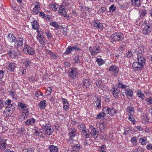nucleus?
Wrapping results in <instances>:
<instances>
[{
	"label": "nucleus",
	"instance_id": "32",
	"mask_svg": "<svg viewBox=\"0 0 152 152\" xmlns=\"http://www.w3.org/2000/svg\"><path fill=\"white\" fill-rule=\"evenodd\" d=\"M107 127V125L106 123L105 122L102 123H100L99 124V130H102L104 129Z\"/></svg>",
	"mask_w": 152,
	"mask_h": 152
},
{
	"label": "nucleus",
	"instance_id": "6",
	"mask_svg": "<svg viewBox=\"0 0 152 152\" xmlns=\"http://www.w3.org/2000/svg\"><path fill=\"white\" fill-rule=\"evenodd\" d=\"M78 127V129L80 130V132H84L82 133L83 135L86 137V138H88L89 137V135L88 134L87 132L86 128L85 127V126L83 124H80Z\"/></svg>",
	"mask_w": 152,
	"mask_h": 152
},
{
	"label": "nucleus",
	"instance_id": "55",
	"mask_svg": "<svg viewBox=\"0 0 152 152\" xmlns=\"http://www.w3.org/2000/svg\"><path fill=\"white\" fill-rule=\"evenodd\" d=\"M35 3L36 4L35 5V7L34 8L40 10V5L39 3L38 2H36Z\"/></svg>",
	"mask_w": 152,
	"mask_h": 152
},
{
	"label": "nucleus",
	"instance_id": "51",
	"mask_svg": "<svg viewBox=\"0 0 152 152\" xmlns=\"http://www.w3.org/2000/svg\"><path fill=\"white\" fill-rule=\"evenodd\" d=\"M143 149L140 147H139L136 148L133 152H143Z\"/></svg>",
	"mask_w": 152,
	"mask_h": 152
},
{
	"label": "nucleus",
	"instance_id": "37",
	"mask_svg": "<svg viewBox=\"0 0 152 152\" xmlns=\"http://www.w3.org/2000/svg\"><path fill=\"white\" fill-rule=\"evenodd\" d=\"M72 148L75 149H76L77 150H79V151L80 149L82 148V146L81 145H80L79 144H75L73 145L72 146Z\"/></svg>",
	"mask_w": 152,
	"mask_h": 152
},
{
	"label": "nucleus",
	"instance_id": "59",
	"mask_svg": "<svg viewBox=\"0 0 152 152\" xmlns=\"http://www.w3.org/2000/svg\"><path fill=\"white\" fill-rule=\"evenodd\" d=\"M128 119L132 121V122H134V118L133 117V115L132 114H130L128 116Z\"/></svg>",
	"mask_w": 152,
	"mask_h": 152
},
{
	"label": "nucleus",
	"instance_id": "25",
	"mask_svg": "<svg viewBox=\"0 0 152 152\" xmlns=\"http://www.w3.org/2000/svg\"><path fill=\"white\" fill-rule=\"evenodd\" d=\"M139 142L142 145H144L146 144L147 142V139L146 137H144L142 138H140L139 140Z\"/></svg>",
	"mask_w": 152,
	"mask_h": 152
},
{
	"label": "nucleus",
	"instance_id": "62",
	"mask_svg": "<svg viewBox=\"0 0 152 152\" xmlns=\"http://www.w3.org/2000/svg\"><path fill=\"white\" fill-rule=\"evenodd\" d=\"M35 132L34 133V134H35L36 136L40 135L42 134V131L41 132H39L37 130H35Z\"/></svg>",
	"mask_w": 152,
	"mask_h": 152
},
{
	"label": "nucleus",
	"instance_id": "50",
	"mask_svg": "<svg viewBox=\"0 0 152 152\" xmlns=\"http://www.w3.org/2000/svg\"><path fill=\"white\" fill-rule=\"evenodd\" d=\"M132 55V53L131 51H129L127 52L124 56L125 57L129 58Z\"/></svg>",
	"mask_w": 152,
	"mask_h": 152
},
{
	"label": "nucleus",
	"instance_id": "21",
	"mask_svg": "<svg viewBox=\"0 0 152 152\" xmlns=\"http://www.w3.org/2000/svg\"><path fill=\"white\" fill-rule=\"evenodd\" d=\"M6 141V140L4 139L0 142V149L1 150L4 151L6 148L7 145Z\"/></svg>",
	"mask_w": 152,
	"mask_h": 152
},
{
	"label": "nucleus",
	"instance_id": "3",
	"mask_svg": "<svg viewBox=\"0 0 152 152\" xmlns=\"http://www.w3.org/2000/svg\"><path fill=\"white\" fill-rule=\"evenodd\" d=\"M42 134L45 135H51L53 131L49 124H46L42 126Z\"/></svg>",
	"mask_w": 152,
	"mask_h": 152
},
{
	"label": "nucleus",
	"instance_id": "9",
	"mask_svg": "<svg viewBox=\"0 0 152 152\" xmlns=\"http://www.w3.org/2000/svg\"><path fill=\"white\" fill-rule=\"evenodd\" d=\"M144 65L139 62H135L132 64V67L135 71H140L142 70Z\"/></svg>",
	"mask_w": 152,
	"mask_h": 152
},
{
	"label": "nucleus",
	"instance_id": "29",
	"mask_svg": "<svg viewBox=\"0 0 152 152\" xmlns=\"http://www.w3.org/2000/svg\"><path fill=\"white\" fill-rule=\"evenodd\" d=\"M83 88H87L89 87L90 84L89 81L86 79H85L83 81Z\"/></svg>",
	"mask_w": 152,
	"mask_h": 152
},
{
	"label": "nucleus",
	"instance_id": "35",
	"mask_svg": "<svg viewBox=\"0 0 152 152\" xmlns=\"http://www.w3.org/2000/svg\"><path fill=\"white\" fill-rule=\"evenodd\" d=\"M133 5H135L137 7H139L140 5V0H132Z\"/></svg>",
	"mask_w": 152,
	"mask_h": 152
},
{
	"label": "nucleus",
	"instance_id": "20",
	"mask_svg": "<svg viewBox=\"0 0 152 152\" xmlns=\"http://www.w3.org/2000/svg\"><path fill=\"white\" fill-rule=\"evenodd\" d=\"M151 28L148 26H146L144 28L143 32L144 34H148L151 31Z\"/></svg>",
	"mask_w": 152,
	"mask_h": 152
},
{
	"label": "nucleus",
	"instance_id": "28",
	"mask_svg": "<svg viewBox=\"0 0 152 152\" xmlns=\"http://www.w3.org/2000/svg\"><path fill=\"white\" fill-rule=\"evenodd\" d=\"M49 149L50 152H57L58 150L57 147L53 145L50 146Z\"/></svg>",
	"mask_w": 152,
	"mask_h": 152
},
{
	"label": "nucleus",
	"instance_id": "40",
	"mask_svg": "<svg viewBox=\"0 0 152 152\" xmlns=\"http://www.w3.org/2000/svg\"><path fill=\"white\" fill-rule=\"evenodd\" d=\"M50 5V7L53 9V10L55 11L57 10V9L59 7V6L56 4H51Z\"/></svg>",
	"mask_w": 152,
	"mask_h": 152
},
{
	"label": "nucleus",
	"instance_id": "60",
	"mask_svg": "<svg viewBox=\"0 0 152 152\" xmlns=\"http://www.w3.org/2000/svg\"><path fill=\"white\" fill-rule=\"evenodd\" d=\"M23 152H34L32 148L25 149L23 150Z\"/></svg>",
	"mask_w": 152,
	"mask_h": 152
},
{
	"label": "nucleus",
	"instance_id": "48",
	"mask_svg": "<svg viewBox=\"0 0 152 152\" xmlns=\"http://www.w3.org/2000/svg\"><path fill=\"white\" fill-rule=\"evenodd\" d=\"M142 120L144 121V122H148L149 121V118L146 115H145L142 116Z\"/></svg>",
	"mask_w": 152,
	"mask_h": 152
},
{
	"label": "nucleus",
	"instance_id": "36",
	"mask_svg": "<svg viewBox=\"0 0 152 152\" xmlns=\"http://www.w3.org/2000/svg\"><path fill=\"white\" fill-rule=\"evenodd\" d=\"M73 51L72 47L70 46H69L65 51L64 53L66 54H69Z\"/></svg>",
	"mask_w": 152,
	"mask_h": 152
},
{
	"label": "nucleus",
	"instance_id": "39",
	"mask_svg": "<svg viewBox=\"0 0 152 152\" xmlns=\"http://www.w3.org/2000/svg\"><path fill=\"white\" fill-rule=\"evenodd\" d=\"M110 108H108L107 107H104L102 110V113L105 115L109 114V113Z\"/></svg>",
	"mask_w": 152,
	"mask_h": 152
},
{
	"label": "nucleus",
	"instance_id": "52",
	"mask_svg": "<svg viewBox=\"0 0 152 152\" xmlns=\"http://www.w3.org/2000/svg\"><path fill=\"white\" fill-rule=\"evenodd\" d=\"M131 130L129 128H126L125 129L124 132L125 135L131 133Z\"/></svg>",
	"mask_w": 152,
	"mask_h": 152
},
{
	"label": "nucleus",
	"instance_id": "49",
	"mask_svg": "<svg viewBox=\"0 0 152 152\" xmlns=\"http://www.w3.org/2000/svg\"><path fill=\"white\" fill-rule=\"evenodd\" d=\"M79 57L78 56H77L74 57V62L76 63H80V61L79 59Z\"/></svg>",
	"mask_w": 152,
	"mask_h": 152
},
{
	"label": "nucleus",
	"instance_id": "1",
	"mask_svg": "<svg viewBox=\"0 0 152 152\" xmlns=\"http://www.w3.org/2000/svg\"><path fill=\"white\" fill-rule=\"evenodd\" d=\"M123 35L120 32H116L112 34L110 37V42L113 44H115L116 41L122 42L124 39Z\"/></svg>",
	"mask_w": 152,
	"mask_h": 152
},
{
	"label": "nucleus",
	"instance_id": "16",
	"mask_svg": "<svg viewBox=\"0 0 152 152\" xmlns=\"http://www.w3.org/2000/svg\"><path fill=\"white\" fill-rule=\"evenodd\" d=\"M7 40L10 42H15L16 41V38L14 34L11 33H9L7 37Z\"/></svg>",
	"mask_w": 152,
	"mask_h": 152
},
{
	"label": "nucleus",
	"instance_id": "12",
	"mask_svg": "<svg viewBox=\"0 0 152 152\" xmlns=\"http://www.w3.org/2000/svg\"><path fill=\"white\" fill-rule=\"evenodd\" d=\"M77 75V70L76 69L71 68L69 69L68 75L71 79H75L76 76Z\"/></svg>",
	"mask_w": 152,
	"mask_h": 152
},
{
	"label": "nucleus",
	"instance_id": "17",
	"mask_svg": "<svg viewBox=\"0 0 152 152\" xmlns=\"http://www.w3.org/2000/svg\"><path fill=\"white\" fill-rule=\"evenodd\" d=\"M18 105L19 107H20V108L22 109V112L26 113L28 112V108L27 105L26 104L20 102L18 103Z\"/></svg>",
	"mask_w": 152,
	"mask_h": 152
},
{
	"label": "nucleus",
	"instance_id": "63",
	"mask_svg": "<svg viewBox=\"0 0 152 152\" xmlns=\"http://www.w3.org/2000/svg\"><path fill=\"white\" fill-rule=\"evenodd\" d=\"M4 72L3 70H0V80L2 79V78L4 77Z\"/></svg>",
	"mask_w": 152,
	"mask_h": 152
},
{
	"label": "nucleus",
	"instance_id": "31",
	"mask_svg": "<svg viewBox=\"0 0 152 152\" xmlns=\"http://www.w3.org/2000/svg\"><path fill=\"white\" fill-rule=\"evenodd\" d=\"M38 39L39 42L41 44H42L44 43L45 39L43 35L39 34L38 35Z\"/></svg>",
	"mask_w": 152,
	"mask_h": 152
},
{
	"label": "nucleus",
	"instance_id": "57",
	"mask_svg": "<svg viewBox=\"0 0 152 152\" xmlns=\"http://www.w3.org/2000/svg\"><path fill=\"white\" fill-rule=\"evenodd\" d=\"M128 111H129L130 113L133 112L134 111V108L133 107H127Z\"/></svg>",
	"mask_w": 152,
	"mask_h": 152
},
{
	"label": "nucleus",
	"instance_id": "41",
	"mask_svg": "<svg viewBox=\"0 0 152 152\" xmlns=\"http://www.w3.org/2000/svg\"><path fill=\"white\" fill-rule=\"evenodd\" d=\"M50 26L55 27L59 28V25L55 21L51 22L50 23Z\"/></svg>",
	"mask_w": 152,
	"mask_h": 152
},
{
	"label": "nucleus",
	"instance_id": "4",
	"mask_svg": "<svg viewBox=\"0 0 152 152\" xmlns=\"http://www.w3.org/2000/svg\"><path fill=\"white\" fill-rule=\"evenodd\" d=\"M23 51L25 54L31 55H32L35 53L34 49L27 44H25L24 45Z\"/></svg>",
	"mask_w": 152,
	"mask_h": 152
},
{
	"label": "nucleus",
	"instance_id": "22",
	"mask_svg": "<svg viewBox=\"0 0 152 152\" xmlns=\"http://www.w3.org/2000/svg\"><path fill=\"white\" fill-rule=\"evenodd\" d=\"M35 122V120L34 118H31L27 119L25 122V124L27 125H32Z\"/></svg>",
	"mask_w": 152,
	"mask_h": 152
},
{
	"label": "nucleus",
	"instance_id": "23",
	"mask_svg": "<svg viewBox=\"0 0 152 152\" xmlns=\"http://www.w3.org/2000/svg\"><path fill=\"white\" fill-rule=\"evenodd\" d=\"M38 106L41 109H43L46 106V102L45 100L41 101L38 104Z\"/></svg>",
	"mask_w": 152,
	"mask_h": 152
},
{
	"label": "nucleus",
	"instance_id": "33",
	"mask_svg": "<svg viewBox=\"0 0 152 152\" xmlns=\"http://www.w3.org/2000/svg\"><path fill=\"white\" fill-rule=\"evenodd\" d=\"M29 115V112L28 111V112L26 113L23 112L20 116V119H23V120H25V119L27 118L28 116Z\"/></svg>",
	"mask_w": 152,
	"mask_h": 152
},
{
	"label": "nucleus",
	"instance_id": "34",
	"mask_svg": "<svg viewBox=\"0 0 152 152\" xmlns=\"http://www.w3.org/2000/svg\"><path fill=\"white\" fill-rule=\"evenodd\" d=\"M96 61L97 63L98 64L99 66H101L105 63L103 59L100 58H96Z\"/></svg>",
	"mask_w": 152,
	"mask_h": 152
},
{
	"label": "nucleus",
	"instance_id": "47",
	"mask_svg": "<svg viewBox=\"0 0 152 152\" xmlns=\"http://www.w3.org/2000/svg\"><path fill=\"white\" fill-rule=\"evenodd\" d=\"M137 138L135 137H134L132 138L131 140V141L134 145H137Z\"/></svg>",
	"mask_w": 152,
	"mask_h": 152
},
{
	"label": "nucleus",
	"instance_id": "53",
	"mask_svg": "<svg viewBox=\"0 0 152 152\" xmlns=\"http://www.w3.org/2000/svg\"><path fill=\"white\" fill-rule=\"evenodd\" d=\"M146 102L148 103V105L152 104V97H149L146 100Z\"/></svg>",
	"mask_w": 152,
	"mask_h": 152
},
{
	"label": "nucleus",
	"instance_id": "46",
	"mask_svg": "<svg viewBox=\"0 0 152 152\" xmlns=\"http://www.w3.org/2000/svg\"><path fill=\"white\" fill-rule=\"evenodd\" d=\"M109 9L110 12H113L115 11L116 9V7H115L114 5H112L110 7Z\"/></svg>",
	"mask_w": 152,
	"mask_h": 152
},
{
	"label": "nucleus",
	"instance_id": "42",
	"mask_svg": "<svg viewBox=\"0 0 152 152\" xmlns=\"http://www.w3.org/2000/svg\"><path fill=\"white\" fill-rule=\"evenodd\" d=\"M105 116V115L103 114L102 112L98 114L96 116V119H101L102 118H104Z\"/></svg>",
	"mask_w": 152,
	"mask_h": 152
},
{
	"label": "nucleus",
	"instance_id": "45",
	"mask_svg": "<svg viewBox=\"0 0 152 152\" xmlns=\"http://www.w3.org/2000/svg\"><path fill=\"white\" fill-rule=\"evenodd\" d=\"M31 63V61L30 60L27 59L23 63V64L25 66L26 68H27L29 65Z\"/></svg>",
	"mask_w": 152,
	"mask_h": 152
},
{
	"label": "nucleus",
	"instance_id": "61",
	"mask_svg": "<svg viewBox=\"0 0 152 152\" xmlns=\"http://www.w3.org/2000/svg\"><path fill=\"white\" fill-rule=\"evenodd\" d=\"M46 34L48 37L50 38L52 37V34L49 31L46 32Z\"/></svg>",
	"mask_w": 152,
	"mask_h": 152
},
{
	"label": "nucleus",
	"instance_id": "43",
	"mask_svg": "<svg viewBox=\"0 0 152 152\" xmlns=\"http://www.w3.org/2000/svg\"><path fill=\"white\" fill-rule=\"evenodd\" d=\"M73 50H75V51L79 50H80V46H78L77 43L75 44L73 47H72Z\"/></svg>",
	"mask_w": 152,
	"mask_h": 152
},
{
	"label": "nucleus",
	"instance_id": "44",
	"mask_svg": "<svg viewBox=\"0 0 152 152\" xmlns=\"http://www.w3.org/2000/svg\"><path fill=\"white\" fill-rule=\"evenodd\" d=\"M118 87L119 88H121L122 89L126 88V86L124 84L122 83H121L120 82H118Z\"/></svg>",
	"mask_w": 152,
	"mask_h": 152
},
{
	"label": "nucleus",
	"instance_id": "27",
	"mask_svg": "<svg viewBox=\"0 0 152 152\" xmlns=\"http://www.w3.org/2000/svg\"><path fill=\"white\" fill-rule=\"evenodd\" d=\"M95 103L96 106V109H100L101 105L100 99L97 98L96 101H95Z\"/></svg>",
	"mask_w": 152,
	"mask_h": 152
},
{
	"label": "nucleus",
	"instance_id": "8",
	"mask_svg": "<svg viewBox=\"0 0 152 152\" xmlns=\"http://www.w3.org/2000/svg\"><path fill=\"white\" fill-rule=\"evenodd\" d=\"M109 71L111 72L114 76H117L118 75L119 68L117 66L113 65L110 66L109 68Z\"/></svg>",
	"mask_w": 152,
	"mask_h": 152
},
{
	"label": "nucleus",
	"instance_id": "26",
	"mask_svg": "<svg viewBox=\"0 0 152 152\" xmlns=\"http://www.w3.org/2000/svg\"><path fill=\"white\" fill-rule=\"evenodd\" d=\"M32 28L36 30L39 28V26L37 20H34L32 23Z\"/></svg>",
	"mask_w": 152,
	"mask_h": 152
},
{
	"label": "nucleus",
	"instance_id": "14",
	"mask_svg": "<svg viewBox=\"0 0 152 152\" xmlns=\"http://www.w3.org/2000/svg\"><path fill=\"white\" fill-rule=\"evenodd\" d=\"M111 91H112V94L115 97H118V94L120 92V90L119 88L117 86H116V87H113L111 90Z\"/></svg>",
	"mask_w": 152,
	"mask_h": 152
},
{
	"label": "nucleus",
	"instance_id": "64",
	"mask_svg": "<svg viewBox=\"0 0 152 152\" xmlns=\"http://www.w3.org/2000/svg\"><path fill=\"white\" fill-rule=\"evenodd\" d=\"M40 10H39L34 8L33 9V13H34L35 15H37L38 14Z\"/></svg>",
	"mask_w": 152,
	"mask_h": 152
},
{
	"label": "nucleus",
	"instance_id": "56",
	"mask_svg": "<svg viewBox=\"0 0 152 152\" xmlns=\"http://www.w3.org/2000/svg\"><path fill=\"white\" fill-rule=\"evenodd\" d=\"M64 106H63V108L64 110H66L67 109H68L69 107V105L68 102V103H65L64 104Z\"/></svg>",
	"mask_w": 152,
	"mask_h": 152
},
{
	"label": "nucleus",
	"instance_id": "2",
	"mask_svg": "<svg viewBox=\"0 0 152 152\" xmlns=\"http://www.w3.org/2000/svg\"><path fill=\"white\" fill-rule=\"evenodd\" d=\"M15 110V107L13 105L7 106L3 112L4 116L8 117L13 113Z\"/></svg>",
	"mask_w": 152,
	"mask_h": 152
},
{
	"label": "nucleus",
	"instance_id": "7",
	"mask_svg": "<svg viewBox=\"0 0 152 152\" xmlns=\"http://www.w3.org/2000/svg\"><path fill=\"white\" fill-rule=\"evenodd\" d=\"M91 130L90 133V135H91V137L94 139L97 138L98 137L99 132L98 130L96 128H91Z\"/></svg>",
	"mask_w": 152,
	"mask_h": 152
},
{
	"label": "nucleus",
	"instance_id": "5",
	"mask_svg": "<svg viewBox=\"0 0 152 152\" xmlns=\"http://www.w3.org/2000/svg\"><path fill=\"white\" fill-rule=\"evenodd\" d=\"M143 50H144L142 49ZM144 52L142 50H139L138 52L137 53V62L142 63V64L144 65H145L146 61L145 58L143 56V53Z\"/></svg>",
	"mask_w": 152,
	"mask_h": 152
},
{
	"label": "nucleus",
	"instance_id": "58",
	"mask_svg": "<svg viewBox=\"0 0 152 152\" xmlns=\"http://www.w3.org/2000/svg\"><path fill=\"white\" fill-rule=\"evenodd\" d=\"M10 94L12 98L16 99L17 96L15 93L13 91H12L10 92Z\"/></svg>",
	"mask_w": 152,
	"mask_h": 152
},
{
	"label": "nucleus",
	"instance_id": "19",
	"mask_svg": "<svg viewBox=\"0 0 152 152\" xmlns=\"http://www.w3.org/2000/svg\"><path fill=\"white\" fill-rule=\"evenodd\" d=\"M23 38L22 36H20L19 37L18 39L16 40L17 45L18 46H21L23 45Z\"/></svg>",
	"mask_w": 152,
	"mask_h": 152
},
{
	"label": "nucleus",
	"instance_id": "38",
	"mask_svg": "<svg viewBox=\"0 0 152 152\" xmlns=\"http://www.w3.org/2000/svg\"><path fill=\"white\" fill-rule=\"evenodd\" d=\"M109 114L110 115H113L116 113V110L113 107L110 108Z\"/></svg>",
	"mask_w": 152,
	"mask_h": 152
},
{
	"label": "nucleus",
	"instance_id": "11",
	"mask_svg": "<svg viewBox=\"0 0 152 152\" xmlns=\"http://www.w3.org/2000/svg\"><path fill=\"white\" fill-rule=\"evenodd\" d=\"M77 134V130L73 128H71L69 130V136L71 140H73Z\"/></svg>",
	"mask_w": 152,
	"mask_h": 152
},
{
	"label": "nucleus",
	"instance_id": "30",
	"mask_svg": "<svg viewBox=\"0 0 152 152\" xmlns=\"http://www.w3.org/2000/svg\"><path fill=\"white\" fill-rule=\"evenodd\" d=\"M8 54L12 58H14L15 56L17 55V53L13 50H11L8 52Z\"/></svg>",
	"mask_w": 152,
	"mask_h": 152
},
{
	"label": "nucleus",
	"instance_id": "24",
	"mask_svg": "<svg viewBox=\"0 0 152 152\" xmlns=\"http://www.w3.org/2000/svg\"><path fill=\"white\" fill-rule=\"evenodd\" d=\"M137 95L138 96V97L141 100H143L144 99L145 96L142 93L141 91L140 90H137Z\"/></svg>",
	"mask_w": 152,
	"mask_h": 152
},
{
	"label": "nucleus",
	"instance_id": "10",
	"mask_svg": "<svg viewBox=\"0 0 152 152\" xmlns=\"http://www.w3.org/2000/svg\"><path fill=\"white\" fill-rule=\"evenodd\" d=\"M89 50L92 55H94L97 54L98 53L100 52L99 47L96 46L92 47H90Z\"/></svg>",
	"mask_w": 152,
	"mask_h": 152
},
{
	"label": "nucleus",
	"instance_id": "13",
	"mask_svg": "<svg viewBox=\"0 0 152 152\" xmlns=\"http://www.w3.org/2000/svg\"><path fill=\"white\" fill-rule=\"evenodd\" d=\"M125 93L129 99L132 100L133 99V91L131 89L129 88L126 89L125 91Z\"/></svg>",
	"mask_w": 152,
	"mask_h": 152
},
{
	"label": "nucleus",
	"instance_id": "18",
	"mask_svg": "<svg viewBox=\"0 0 152 152\" xmlns=\"http://www.w3.org/2000/svg\"><path fill=\"white\" fill-rule=\"evenodd\" d=\"M94 26L96 27L102 29L103 28V26L102 23H100L97 20H94Z\"/></svg>",
	"mask_w": 152,
	"mask_h": 152
},
{
	"label": "nucleus",
	"instance_id": "15",
	"mask_svg": "<svg viewBox=\"0 0 152 152\" xmlns=\"http://www.w3.org/2000/svg\"><path fill=\"white\" fill-rule=\"evenodd\" d=\"M16 67V64L13 62L7 63V67L8 70L10 72H14V70Z\"/></svg>",
	"mask_w": 152,
	"mask_h": 152
},
{
	"label": "nucleus",
	"instance_id": "54",
	"mask_svg": "<svg viewBox=\"0 0 152 152\" xmlns=\"http://www.w3.org/2000/svg\"><path fill=\"white\" fill-rule=\"evenodd\" d=\"M65 10V8L63 7V6L60 7L59 8L58 14L59 15H61Z\"/></svg>",
	"mask_w": 152,
	"mask_h": 152
}]
</instances>
